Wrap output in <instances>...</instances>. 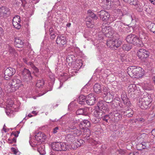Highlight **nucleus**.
Segmentation results:
<instances>
[{"instance_id":"nucleus-1","label":"nucleus","mask_w":155,"mask_h":155,"mask_svg":"<svg viewBox=\"0 0 155 155\" xmlns=\"http://www.w3.org/2000/svg\"><path fill=\"white\" fill-rule=\"evenodd\" d=\"M127 73L131 77L139 78L144 74V70L141 67L137 66H131L127 69Z\"/></svg>"},{"instance_id":"nucleus-2","label":"nucleus","mask_w":155,"mask_h":155,"mask_svg":"<svg viewBox=\"0 0 155 155\" xmlns=\"http://www.w3.org/2000/svg\"><path fill=\"white\" fill-rule=\"evenodd\" d=\"M22 85V82L19 79V77H15L12 79V82L9 84L8 91L11 92H15Z\"/></svg>"},{"instance_id":"nucleus-3","label":"nucleus","mask_w":155,"mask_h":155,"mask_svg":"<svg viewBox=\"0 0 155 155\" xmlns=\"http://www.w3.org/2000/svg\"><path fill=\"white\" fill-rule=\"evenodd\" d=\"M126 40L128 43L133 44L135 46L138 47L143 46L141 40L135 35L130 34L128 35L126 37Z\"/></svg>"},{"instance_id":"nucleus-4","label":"nucleus","mask_w":155,"mask_h":155,"mask_svg":"<svg viewBox=\"0 0 155 155\" xmlns=\"http://www.w3.org/2000/svg\"><path fill=\"white\" fill-rule=\"evenodd\" d=\"M149 52L143 49H140L137 52V55L141 60L144 61L149 55Z\"/></svg>"},{"instance_id":"nucleus-5","label":"nucleus","mask_w":155,"mask_h":155,"mask_svg":"<svg viewBox=\"0 0 155 155\" xmlns=\"http://www.w3.org/2000/svg\"><path fill=\"white\" fill-rule=\"evenodd\" d=\"M21 74L23 79L27 82L30 81L32 79L30 71L27 69L24 68L22 70Z\"/></svg>"},{"instance_id":"nucleus-6","label":"nucleus","mask_w":155,"mask_h":155,"mask_svg":"<svg viewBox=\"0 0 155 155\" xmlns=\"http://www.w3.org/2000/svg\"><path fill=\"white\" fill-rule=\"evenodd\" d=\"M16 71L15 68L12 67H9L6 68L5 71V78L8 80L9 78L14 75Z\"/></svg>"},{"instance_id":"nucleus-7","label":"nucleus","mask_w":155,"mask_h":155,"mask_svg":"<svg viewBox=\"0 0 155 155\" xmlns=\"http://www.w3.org/2000/svg\"><path fill=\"white\" fill-rule=\"evenodd\" d=\"M147 99H149L148 97L144 98H140L139 99V101L138 103H139L138 104L141 108L147 109L150 105V102L148 101Z\"/></svg>"},{"instance_id":"nucleus-8","label":"nucleus","mask_w":155,"mask_h":155,"mask_svg":"<svg viewBox=\"0 0 155 155\" xmlns=\"http://www.w3.org/2000/svg\"><path fill=\"white\" fill-rule=\"evenodd\" d=\"M98 14L99 15L100 18L103 21H107L110 17L109 13L105 10H101L98 12Z\"/></svg>"},{"instance_id":"nucleus-9","label":"nucleus","mask_w":155,"mask_h":155,"mask_svg":"<svg viewBox=\"0 0 155 155\" xmlns=\"http://www.w3.org/2000/svg\"><path fill=\"white\" fill-rule=\"evenodd\" d=\"M21 21L20 17L18 15H16L13 18L12 24L15 28L18 29H19L21 28Z\"/></svg>"},{"instance_id":"nucleus-10","label":"nucleus","mask_w":155,"mask_h":155,"mask_svg":"<svg viewBox=\"0 0 155 155\" xmlns=\"http://www.w3.org/2000/svg\"><path fill=\"white\" fill-rule=\"evenodd\" d=\"M10 10L5 6L0 8V16L2 17H8L10 14Z\"/></svg>"},{"instance_id":"nucleus-11","label":"nucleus","mask_w":155,"mask_h":155,"mask_svg":"<svg viewBox=\"0 0 155 155\" xmlns=\"http://www.w3.org/2000/svg\"><path fill=\"white\" fill-rule=\"evenodd\" d=\"M121 98L124 105L127 107L130 106V102L127 97L126 92L124 91H122Z\"/></svg>"},{"instance_id":"nucleus-12","label":"nucleus","mask_w":155,"mask_h":155,"mask_svg":"<svg viewBox=\"0 0 155 155\" xmlns=\"http://www.w3.org/2000/svg\"><path fill=\"white\" fill-rule=\"evenodd\" d=\"M73 145V144H72V145H70L68 143L59 142L60 147H61L60 148H61V149L60 150V151H66L71 148L75 149V147H72Z\"/></svg>"},{"instance_id":"nucleus-13","label":"nucleus","mask_w":155,"mask_h":155,"mask_svg":"<svg viewBox=\"0 0 155 155\" xmlns=\"http://www.w3.org/2000/svg\"><path fill=\"white\" fill-rule=\"evenodd\" d=\"M111 116V120L113 122H118L119 120H121L122 117V115L117 112V111H114L110 113Z\"/></svg>"},{"instance_id":"nucleus-14","label":"nucleus","mask_w":155,"mask_h":155,"mask_svg":"<svg viewBox=\"0 0 155 155\" xmlns=\"http://www.w3.org/2000/svg\"><path fill=\"white\" fill-rule=\"evenodd\" d=\"M66 42L65 38L62 35L58 36L56 40V43L60 46H62L66 44Z\"/></svg>"},{"instance_id":"nucleus-15","label":"nucleus","mask_w":155,"mask_h":155,"mask_svg":"<svg viewBox=\"0 0 155 155\" xmlns=\"http://www.w3.org/2000/svg\"><path fill=\"white\" fill-rule=\"evenodd\" d=\"M46 137V136L44 134L41 132H39L35 135L34 140L38 142H41V141H43L42 140L45 139Z\"/></svg>"},{"instance_id":"nucleus-16","label":"nucleus","mask_w":155,"mask_h":155,"mask_svg":"<svg viewBox=\"0 0 155 155\" xmlns=\"http://www.w3.org/2000/svg\"><path fill=\"white\" fill-rule=\"evenodd\" d=\"M96 98L92 94H89L88 95L87 99L86 101V103L89 105H94L95 102Z\"/></svg>"},{"instance_id":"nucleus-17","label":"nucleus","mask_w":155,"mask_h":155,"mask_svg":"<svg viewBox=\"0 0 155 155\" xmlns=\"http://www.w3.org/2000/svg\"><path fill=\"white\" fill-rule=\"evenodd\" d=\"M71 133L75 137L78 136L81 134V131L76 128V127L74 126L70 128Z\"/></svg>"},{"instance_id":"nucleus-18","label":"nucleus","mask_w":155,"mask_h":155,"mask_svg":"<svg viewBox=\"0 0 155 155\" xmlns=\"http://www.w3.org/2000/svg\"><path fill=\"white\" fill-rule=\"evenodd\" d=\"M15 45L16 47L19 48L23 47L24 44L23 41L19 38H15Z\"/></svg>"},{"instance_id":"nucleus-19","label":"nucleus","mask_w":155,"mask_h":155,"mask_svg":"<svg viewBox=\"0 0 155 155\" xmlns=\"http://www.w3.org/2000/svg\"><path fill=\"white\" fill-rule=\"evenodd\" d=\"M117 24L119 25L118 27V29L119 31L120 32L124 33L126 31L127 27L124 24L120 21L117 22Z\"/></svg>"},{"instance_id":"nucleus-20","label":"nucleus","mask_w":155,"mask_h":155,"mask_svg":"<svg viewBox=\"0 0 155 155\" xmlns=\"http://www.w3.org/2000/svg\"><path fill=\"white\" fill-rule=\"evenodd\" d=\"M37 150L41 155H44L45 153V146L43 144L38 145L37 146Z\"/></svg>"},{"instance_id":"nucleus-21","label":"nucleus","mask_w":155,"mask_h":155,"mask_svg":"<svg viewBox=\"0 0 155 155\" xmlns=\"http://www.w3.org/2000/svg\"><path fill=\"white\" fill-rule=\"evenodd\" d=\"M142 86L143 89L145 90L150 91L153 89V86L150 83H148L144 82L142 84Z\"/></svg>"},{"instance_id":"nucleus-22","label":"nucleus","mask_w":155,"mask_h":155,"mask_svg":"<svg viewBox=\"0 0 155 155\" xmlns=\"http://www.w3.org/2000/svg\"><path fill=\"white\" fill-rule=\"evenodd\" d=\"M94 92L97 94H99L101 92L102 88L101 85L98 83L95 84L93 87Z\"/></svg>"},{"instance_id":"nucleus-23","label":"nucleus","mask_w":155,"mask_h":155,"mask_svg":"<svg viewBox=\"0 0 155 155\" xmlns=\"http://www.w3.org/2000/svg\"><path fill=\"white\" fill-rule=\"evenodd\" d=\"M75 137L70 132V133L67 134L65 137V140L67 141L73 142L75 141Z\"/></svg>"},{"instance_id":"nucleus-24","label":"nucleus","mask_w":155,"mask_h":155,"mask_svg":"<svg viewBox=\"0 0 155 155\" xmlns=\"http://www.w3.org/2000/svg\"><path fill=\"white\" fill-rule=\"evenodd\" d=\"M51 147L53 150L55 151H60L61 149L60 147L59 142H54L51 144Z\"/></svg>"},{"instance_id":"nucleus-25","label":"nucleus","mask_w":155,"mask_h":155,"mask_svg":"<svg viewBox=\"0 0 155 155\" xmlns=\"http://www.w3.org/2000/svg\"><path fill=\"white\" fill-rule=\"evenodd\" d=\"M113 96L110 93H107L105 96V99L106 102L107 103H111L113 99Z\"/></svg>"},{"instance_id":"nucleus-26","label":"nucleus","mask_w":155,"mask_h":155,"mask_svg":"<svg viewBox=\"0 0 155 155\" xmlns=\"http://www.w3.org/2000/svg\"><path fill=\"white\" fill-rule=\"evenodd\" d=\"M86 100L85 96L83 95H80L77 99L78 103L81 104H84Z\"/></svg>"},{"instance_id":"nucleus-27","label":"nucleus","mask_w":155,"mask_h":155,"mask_svg":"<svg viewBox=\"0 0 155 155\" xmlns=\"http://www.w3.org/2000/svg\"><path fill=\"white\" fill-rule=\"evenodd\" d=\"M122 113H123L124 116H126L128 117H131L132 116L133 114V112L132 109L130 108H128L126 111L124 110L122 111Z\"/></svg>"},{"instance_id":"nucleus-28","label":"nucleus","mask_w":155,"mask_h":155,"mask_svg":"<svg viewBox=\"0 0 155 155\" xmlns=\"http://www.w3.org/2000/svg\"><path fill=\"white\" fill-rule=\"evenodd\" d=\"M104 102L102 101H101L98 102L97 104V107L98 109L100 110H105L106 108V105L103 103Z\"/></svg>"},{"instance_id":"nucleus-29","label":"nucleus","mask_w":155,"mask_h":155,"mask_svg":"<svg viewBox=\"0 0 155 155\" xmlns=\"http://www.w3.org/2000/svg\"><path fill=\"white\" fill-rule=\"evenodd\" d=\"M89 18V17L86 18V25L88 27L92 28L94 26V22Z\"/></svg>"},{"instance_id":"nucleus-30","label":"nucleus","mask_w":155,"mask_h":155,"mask_svg":"<svg viewBox=\"0 0 155 155\" xmlns=\"http://www.w3.org/2000/svg\"><path fill=\"white\" fill-rule=\"evenodd\" d=\"M147 146V143L145 142H142L139 144L137 147V149L139 150H142L143 149L146 148Z\"/></svg>"},{"instance_id":"nucleus-31","label":"nucleus","mask_w":155,"mask_h":155,"mask_svg":"<svg viewBox=\"0 0 155 155\" xmlns=\"http://www.w3.org/2000/svg\"><path fill=\"white\" fill-rule=\"evenodd\" d=\"M83 130V132L84 135L87 138L90 135V131L89 129L87 128V127L84 128V129H82Z\"/></svg>"},{"instance_id":"nucleus-32","label":"nucleus","mask_w":155,"mask_h":155,"mask_svg":"<svg viewBox=\"0 0 155 155\" xmlns=\"http://www.w3.org/2000/svg\"><path fill=\"white\" fill-rule=\"evenodd\" d=\"M108 29H109V31L106 33L105 35L106 37L110 38L113 36L114 31L111 28H110Z\"/></svg>"},{"instance_id":"nucleus-33","label":"nucleus","mask_w":155,"mask_h":155,"mask_svg":"<svg viewBox=\"0 0 155 155\" xmlns=\"http://www.w3.org/2000/svg\"><path fill=\"white\" fill-rule=\"evenodd\" d=\"M114 44H115V42H114L113 39H111L107 40L106 44L108 47L114 49Z\"/></svg>"},{"instance_id":"nucleus-34","label":"nucleus","mask_w":155,"mask_h":155,"mask_svg":"<svg viewBox=\"0 0 155 155\" xmlns=\"http://www.w3.org/2000/svg\"><path fill=\"white\" fill-rule=\"evenodd\" d=\"M102 32L105 35L107 32L109 31L108 29L110 28L111 27L110 26H105L104 24H103L102 26Z\"/></svg>"},{"instance_id":"nucleus-35","label":"nucleus","mask_w":155,"mask_h":155,"mask_svg":"<svg viewBox=\"0 0 155 155\" xmlns=\"http://www.w3.org/2000/svg\"><path fill=\"white\" fill-rule=\"evenodd\" d=\"M76 114L77 115H86V113L85 110L83 108H81L77 110L76 112Z\"/></svg>"},{"instance_id":"nucleus-36","label":"nucleus","mask_w":155,"mask_h":155,"mask_svg":"<svg viewBox=\"0 0 155 155\" xmlns=\"http://www.w3.org/2000/svg\"><path fill=\"white\" fill-rule=\"evenodd\" d=\"M114 42H115V44H114V49L117 48L119 47L121 44L122 42L119 39L114 40Z\"/></svg>"},{"instance_id":"nucleus-37","label":"nucleus","mask_w":155,"mask_h":155,"mask_svg":"<svg viewBox=\"0 0 155 155\" xmlns=\"http://www.w3.org/2000/svg\"><path fill=\"white\" fill-rule=\"evenodd\" d=\"M88 15L89 16L92 18L96 20L97 19L98 17L91 10H88L87 11Z\"/></svg>"},{"instance_id":"nucleus-38","label":"nucleus","mask_w":155,"mask_h":155,"mask_svg":"<svg viewBox=\"0 0 155 155\" xmlns=\"http://www.w3.org/2000/svg\"><path fill=\"white\" fill-rule=\"evenodd\" d=\"M148 27L151 31L155 34V24L151 23Z\"/></svg>"},{"instance_id":"nucleus-39","label":"nucleus","mask_w":155,"mask_h":155,"mask_svg":"<svg viewBox=\"0 0 155 155\" xmlns=\"http://www.w3.org/2000/svg\"><path fill=\"white\" fill-rule=\"evenodd\" d=\"M131 48L132 46L129 44H124L122 47V48L124 51H129Z\"/></svg>"},{"instance_id":"nucleus-40","label":"nucleus","mask_w":155,"mask_h":155,"mask_svg":"<svg viewBox=\"0 0 155 155\" xmlns=\"http://www.w3.org/2000/svg\"><path fill=\"white\" fill-rule=\"evenodd\" d=\"M109 119L111 120V116L110 113L109 114L105 115L103 118V120L107 122H108V120Z\"/></svg>"},{"instance_id":"nucleus-41","label":"nucleus","mask_w":155,"mask_h":155,"mask_svg":"<svg viewBox=\"0 0 155 155\" xmlns=\"http://www.w3.org/2000/svg\"><path fill=\"white\" fill-rule=\"evenodd\" d=\"M128 91L130 92H134L136 89V85L134 84H130L128 87Z\"/></svg>"},{"instance_id":"nucleus-42","label":"nucleus","mask_w":155,"mask_h":155,"mask_svg":"<svg viewBox=\"0 0 155 155\" xmlns=\"http://www.w3.org/2000/svg\"><path fill=\"white\" fill-rule=\"evenodd\" d=\"M129 1L127 3L130 5H133L134 6L138 5V2L137 0H129Z\"/></svg>"},{"instance_id":"nucleus-43","label":"nucleus","mask_w":155,"mask_h":155,"mask_svg":"<svg viewBox=\"0 0 155 155\" xmlns=\"http://www.w3.org/2000/svg\"><path fill=\"white\" fill-rule=\"evenodd\" d=\"M44 84V81L42 80H38L36 84L37 87L40 88Z\"/></svg>"},{"instance_id":"nucleus-44","label":"nucleus","mask_w":155,"mask_h":155,"mask_svg":"<svg viewBox=\"0 0 155 155\" xmlns=\"http://www.w3.org/2000/svg\"><path fill=\"white\" fill-rule=\"evenodd\" d=\"M8 50V51L12 54H14L15 52V49L11 46L8 45L7 46Z\"/></svg>"},{"instance_id":"nucleus-45","label":"nucleus","mask_w":155,"mask_h":155,"mask_svg":"<svg viewBox=\"0 0 155 155\" xmlns=\"http://www.w3.org/2000/svg\"><path fill=\"white\" fill-rule=\"evenodd\" d=\"M7 104L9 106L8 107H12L13 105L14 102L11 99H8L6 101Z\"/></svg>"},{"instance_id":"nucleus-46","label":"nucleus","mask_w":155,"mask_h":155,"mask_svg":"<svg viewBox=\"0 0 155 155\" xmlns=\"http://www.w3.org/2000/svg\"><path fill=\"white\" fill-rule=\"evenodd\" d=\"M83 123L85 128L88 127L90 126V123L88 120H83Z\"/></svg>"},{"instance_id":"nucleus-47","label":"nucleus","mask_w":155,"mask_h":155,"mask_svg":"<svg viewBox=\"0 0 155 155\" xmlns=\"http://www.w3.org/2000/svg\"><path fill=\"white\" fill-rule=\"evenodd\" d=\"M139 36L141 39H146L147 36L145 33L144 32H140L139 33Z\"/></svg>"},{"instance_id":"nucleus-48","label":"nucleus","mask_w":155,"mask_h":155,"mask_svg":"<svg viewBox=\"0 0 155 155\" xmlns=\"http://www.w3.org/2000/svg\"><path fill=\"white\" fill-rule=\"evenodd\" d=\"M32 69L34 71L33 72V73H34L35 75L37 77V74H38L39 73V70L35 66L33 67Z\"/></svg>"},{"instance_id":"nucleus-49","label":"nucleus","mask_w":155,"mask_h":155,"mask_svg":"<svg viewBox=\"0 0 155 155\" xmlns=\"http://www.w3.org/2000/svg\"><path fill=\"white\" fill-rule=\"evenodd\" d=\"M78 143H77L76 142H75V145L76 143L77 144V145H76V147H75V148H76L77 147H79L81 145V143H83V140H82L79 139V140H77Z\"/></svg>"},{"instance_id":"nucleus-50","label":"nucleus","mask_w":155,"mask_h":155,"mask_svg":"<svg viewBox=\"0 0 155 155\" xmlns=\"http://www.w3.org/2000/svg\"><path fill=\"white\" fill-rule=\"evenodd\" d=\"M103 91L104 93V94L105 95H106L107 93H110V91L107 87H104L103 88Z\"/></svg>"},{"instance_id":"nucleus-51","label":"nucleus","mask_w":155,"mask_h":155,"mask_svg":"<svg viewBox=\"0 0 155 155\" xmlns=\"http://www.w3.org/2000/svg\"><path fill=\"white\" fill-rule=\"evenodd\" d=\"M16 142V138L14 137L12 139H8V142L9 143H15Z\"/></svg>"},{"instance_id":"nucleus-52","label":"nucleus","mask_w":155,"mask_h":155,"mask_svg":"<svg viewBox=\"0 0 155 155\" xmlns=\"http://www.w3.org/2000/svg\"><path fill=\"white\" fill-rule=\"evenodd\" d=\"M72 56H73L72 55H69L68 56L66 59L67 62H69V63H71L73 61L72 57Z\"/></svg>"},{"instance_id":"nucleus-53","label":"nucleus","mask_w":155,"mask_h":155,"mask_svg":"<svg viewBox=\"0 0 155 155\" xmlns=\"http://www.w3.org/2000/svg\"><path fill=\"white\" fill-rule=\"evenodd\" d=\"M19 133V131H17L16 132H12V133L11 134V136H12V135H14L15 137V138H16L18 136V134Z\"/></svg>"},{"instance_id":"nucleus-54","label":"nucleus","mask_w":155,"mask_h":155,"mask_svg":"<svg viewBox=\"0 0 155 155\" xmlns=\"http://www.w3.org/2000/svg\"><path fill=\"white\" fill-rule=\"evenodd\" d=\"M83 120L81 122H80L79 124V126L81 129H84L85 127L84 126Z\"/></svg>"},{"instance_id":"nucleus-55","label":"nucleus","mask_w":155,"mask_h":155,"mask_svg":"<svg viewBox=\"0 0 155 155\" xmlns=\"http://www.w3.org/2000/svg\"><path fill=\"white\" fill-rule=\"evenodd\" d=\"M119 106L121 108V109L120 110L122 112V111H123L124 110V108L125 107L124 105L121 104H119Z\"/></svg>"},{"instance_id":"nucleus-56","label":"nucleus","mask_w":155,"mask_h":155,"mask_svg":"<svg viewBox=\"0 0 155 155\" xmlns=\"http://www.w3.org/2000/svg\"><path fill=\"white\" fill-rule=\"evenodd\" d=\"M49 33L50 35L53 34L54 33V29L52 28H51L49 29Z\"/></svg>"},{"instance_id":"nucleus-57","label":"nucleus","mask_w":155,"mask_h":155,"mask_svg":"<svg viewBox=\"0 0 155 155\" xmlns=\"http://www.w3.org/2000/svg\"><path fill=\"white\" fill-rule=\"evenodd\" d=\"M67 74H63V76L64 77H63L62 79H64L65 80H66L68 79V77L67 76Z\"/></svg>"},{"instance_id":"nucleus-58","label":"nucleus","mask_w":155,"mask_h":155,"mask_svg":"<svg viewBox=\"0 0 155 155\" xmlns=\"http://www.w3.org/2000/svg\"><path fill=\"white\" fill-rule=\"evenodd\" d=\"M11 150L12 152H13L14 154H16L17 151L16 149L15 148L12 147L11 148Z\"/></svg>"},{"instance_id":"nucleus-59","label":"nucleus","mask_w":155,"mask_h":155,"mask_svg":"<svg viewBox=\"0 0 155 155\" xmlns=\"http://www.w3.org/2000/svg\"><path fill=\"white\" fill-rule=\"evenodd\" d=\"M59 129L58 127H55L53 129V132L55 134L58 132V130Z\"/></svg>"},{"instance_id":"nucleus-60","label":"nucleus","mask_w":155,"mask_h":155,"mask_svg":"<svg viewBox=\"0 0 155 155\" xmlns=\"http://www.w3.org/2000/svg\"><path fill=\"white\" fill-rule=\"evenodd\" d=\"M27 64L28 65H30L32 68L33 67L35 66L31 62H29Z\"/></svg>"},{"instance_id":"nucleus-61","label":"nucleus","mask_w":155,"mask_h":155,"mask_svg":"<svg viewBox=\"0 0 155 155\" xmlns=\"http://www.w3.org/2000/svg\"><path fill=\"white\" fill-rule=\"evenodd\" d=\"M50 35V38L51 39H54L56 35H55L54 33Z\"/></svg>"},{"instance_id":"nucleus-62","label":"nucleus","mask_w":155,"mask_h":155,"mask_svg":"<svg viewBox=\"0 0 155 155\" xmlns=\"http://www.w3.org/2000/svg\"><path fill=\"white\" fill-rule=\"evenodd\" d=\"M10 111H11V110H7L6 109L5 111V112L8 116L9 115V114H10Z\"/></svg>"},{"instance_id":"nucleus-63","label":"nucleus","mask_w":155,"mask_h":155,"mask_svg":"<svg viewBox=\"0 0 155 155\" xmlns=\"http://www.w3.org/2000/svg\"><path fill=\"white\" fill-rule=\"evenodd\" d=\"M119 153L120 154H124V152L123 150H120L118 151Z\"/></svg>"},{"instance_id":"nucleus-64","label":"nucleus","mask_w":155,"mask_h":155,"mask_svg":"<svg viewBox=\"0 0 155 155\" xmlns=\"http://www.w3.org/2000/svg\"><path fill=\"white\" fill-rule=\"evenodd\" d=\"M151 134L153 136L155 137V129L152 130Z\"/></svg>"}]
</instances>
